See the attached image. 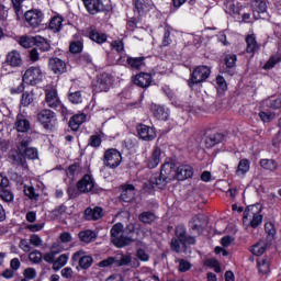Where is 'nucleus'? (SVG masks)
<instances>
[{"label": "nucleus", "mask_w": 281, "mask_h": 281, "mask_svg": "<svg viewBox=\"0 0 281 281\" xmlns=\"http://www.w3.org/2000/svg\"><path fill=\"white\" fill-rule=\"evenodd\" d=\"M65 22V18L60 14L54 15L48 24L49 30L54 32V34H57V32H60L63 30V23Z\"/></svg>", "instance_id": "obj_34"}, {"label": "nucleus", "mask_w": 281, "mask_h": 281, "mask_svg": "<svg viewBox=\"0 0 281 281\" xmlns=\"http://www.w3.org/2000/svg\"><path fill=\"white\" fill-rule=\"evenodd\" d=\"M128 234V236H131V234H133V232H135V226L134 225H128L126 227V229L124 231V224L122 223H116L112 226L110 234H111V240H113V238H117L120 236H122V234Z\"/></svg>", "instance_id": "obj_28"}, {"label": "nucleus", "mask_w": 281, "mask_h": 281, "mask_svg": "<svg viewBox=\"0 0 281 281\" xmlns=\"http://www.w3.org/2000/svg\"><path fill=\"white\" fill-rule=\"evenodd\" d=\"M246 53L247 54H256V49H258V41H256V35L250 34L246 36Z\"/></svg>", "instance_id": "obj_39"}, {"label": "nucleus", "mask_w": 281, "mask_h": 281, "mask_svg": "<svg viewBox=\"0 0 281 281\" xmlns=\"http://www.w3.org/2000/svg\"><path fill=\"white\" fill-rule=\"evenodd\" d=\"M143 67H146V57H127V69L142 71Z\"/></svg>", "instance_id": "obj_29"}, {"label": "nucleus", "mask_w": 281, "mask_h": 281, "mask_svg": "<svg viewBox=\"0 0 281 281\" xmlns=\"http://www.w3.org/2000/svg\"><path fill=\"white\" fill-rule=\"evenodd\" d=\"M36 119L38 124L46 133H54L58 128V116L52 109H42L37 112Z\"/></svg>", "instance_id": "obj_6"}, {"label": "nucleus", "mask_w": 281, "mask_h": 281, "mask_svg": "<svg viewBox=\"0 0 281 281\" xmlns=\"http://www.w3.org/2000/svg\"><path fill=\"white\" fill-rule=\"evenodd\" d=\"M85 122H87V115H85L83 113L75 114L70 117L68 126L76 133L80 131V126H82Z\"/></svg>", "instance_id": "obj_30"}, {"label": "nucleus", "mask_w": 281, "mask_h": 281, "mask_svg": "<svg viewBox=\"0 0 281 281\" xmlns=\"http://www.w3.org/2000/svg\"><path fill=\"white\" fill-rule=\"evenodd\" d=\"M24 194L27 196L31 201H38V193H36V189L32 186H24Z\"/></svg>", "instance_id": "obj_52"}, {"label": "nucleus", "mask_w": 281, "mask_h": 281, "mask_svg": "<svg viewBox=\"0 0 281 281\" xmlns=\"http://www.w3.org/2000/svg\"><path fill=\"white\" fill-rule=\"evenodd\" d=\"M134 12L138 14V16H144V14H148L153 8H155V2L153 0H133Z\"/></svg>", "instance_id": "obj_18"}, {"label": "nucleus", "mask_w": 281, "mask_h": 281, "mask_svg": "<svg viewBox=\"0 0 281 281\" xmlns=\"http://www.w3.org/2000/svg\"><path fill=\"white\" fill-rule=\"evenodd\" d=\"M139 16L140 15L130 18L126 22V30L135 32V30H137V23H139Z\"/></svg>", "instance_id": "obj_56"}, {"label": "nucleus", "mask_w": 281, "mask_h": 281, "mask_svg": "<svg viewBox=\"0 0 281 281\" xmlns=\"http://www.w3.org/2000/svg\"><path fill=\"white\" fill-rule=\"evenodd\" d=\"M95 232L91 229L81 231L78 234V238L81 243H86V245H89V243H92L93 239H95Z\"/></svg>", "instance_id": "obj_40"}, {"label": "nucleus", "mask_w": 281, "mask_h": 281, "mask_svg": "<svg viewBox=\"0 0 281 281\" xmlns=\"http://www.w3.org/2000/svg\"><path fill=\"white\" fill-rule=\"evenodd\" d=\"M68 100L71 104H81L82 102V92L80 90L68 93Z\"/></svg>", "instance_id": "obj_53"}, {"label": "nucleus", "mask_w": 281, "mask_h": 281, "mask_svg": "<svg viewBox=\"0 0 281 281\" xmlns=\"http://www.w3.org/2000/svg\"><path fill=\"white\" fill-rule=\"evenodd\" d=\"M29 260L30 262H33V265H41L43 262V252L41 250H33L29 254Z\"/></svg>", "instance_id": "obj_47"}, {"label": "nucleus", "mask_w": 281, "mask_h": 281, "mask_svg": "<svg viewBox=\"0 0 281 281\" xmlns=\"http://www.w3.org/2000/svg\"><path fill=\"white\" fill-rule=\"evenodd\" d=\"M262 218H263L262 214L252 215V220L250 221L249 226L252 229H258V227H260V225H262Z\"/></svg>", "instance_id": "obj_60"}, {"label": "nucleus", "mask_w": 281, "mask_h": 281, "mask_svg": "<svg viewBox=\"0 0 281 281\" xmlns=\"http://www.w3.org/2000/svg\"><path fill=\"white\" fill-rule=\"evenodd\" d=\"M175 236L170 241V249L173 254H186L191 245H196V237L188 235V228L179 224L175 228Z\"/></svg>", "instance_id": "obj_2"}, {"label": "nucleus", "mask_w": 281, "mask_h": 281, "mask_svg": "<svg viewBox=\"0 0 281 281\" xmlns=\"http://www.w3.org/2000/svg\"><path fill=\"white\" fill-rule=\"evenodd\" d=\"M167 164L172 167L173 179L177 181H186L194 177V167L188 164H183L177 167V161L172 158H167Z\"/></svg>", "instance_id": "obj_8"}, {"label": "nucleus", "mask_w": 281, "mask_h": 281, "mask_svg": "<svg viewBox=\"0 0 281 281\" xmlns=\"http://www.w3.org/2000/svg\"><path fill=\"white\" fill-rule=\"evenodd\" d=\"M76 64L81 65V67H87V65H93V57L89 53H82L76 58Z\"/></svg>", "instance_id": "obj_43"}, {"label": "nucleus", "mask_w": 281, "mask_h": 281, "mask_svg": "<svg viewBox=\"0 0 281 281\" xmlns=\"http://www.w3.org/2000/svg\"><path fill=\"white\" fill-rule=\"evenodd\" d=\"M14 130L16 133H30V131H32V123L30 122V119L24 114L19 113L15 116Z\"/></svg>", "instance_id": "obj_20"}, {"label": "nucleus", "mask_w": 281, "mask_h": 281, "mask_svg": "<svg viewBox=\"0 0 281 281\" xmlns=\"http://www.w3.org/2000/svg\"><path fill=\"white\" fill-rule=\"evenodd\" d=\"M171 181H175V172L172 171V165L166 160L160 167V172H156L150 177L149 189L166 190Z\"/></svg>", "instance_id": "obj_3"}, {"label": "nucleus", "mask_w": 281, "mask_h": 281, "mask_svg": "<svg viewBox=\"0 0 281 281\" xmlns=\"http://www.w3.org/2000/svg\"><path fill=\"white\" fill-rule=\"evenodd\" d=\"M121 194L119 196V201L122 203H133L135 199V186L134 184H122L120 187Z\"/></svg>", "instance_id": "obj_19"}, {"label": "nucleus", "mask_w": 281, "mask_h": 281, "mask_svg": "<svg viewBox=\"0 0 281 281\" xmlns=\"http://www.w3.org/2000/svg\"><path fill=\"white\" fill-rule=\"evenodd\" d=\"M23 280H34L36 278V269L34 268H25L23 271Z\"/></svg>", "instance_id": "obj_61"}, {"label": "nucleus", "mask_w": 281, "mask_h": 281, "mask_svg": "<svg viewBox=\"0 0 281 281\" xmlns=\"http://www.w3.org/2000/svg\"><path fill=\"white\" fill-rule=\"evenodd\" d=\"M260 214H262V204L256 203L248 205L244 211L243 221L246 223L249 216H258Z\"/></svg>", "instance_id": "obj_31"}, {"label": "nucleus", "mask_w": 281, "mask_h": 281, "mask_svg": "<svg viewBox=\"0 0 281 281\" xmlns=\"http://www.w3.org/2000/svg\"><path fill=\"white\" fill-rule=\"evenodd\" d=\"M0 199L4 203H12L14 201V193L10 190V186L0 188Z\"/></svg>", "instance_id": "obj_44"}, {"label": "nucleus", "mask_w": 281, "mask_h": 281, "mask_svg": "<svg viewBox=\"0 0 281 281\" xmlns=\"http://www.w3.org/2000/svg\"><path fill=\"white\" fill-rule=\"evenodd\" d=\"M34 102V92L25 91L22 93L20 104L22 106H30Z\"/></svg>", "instance_id": "obj_50"}, {"label": "nucleus", "mask_w": 281, "mask_h": 281, "mask_svg": "<svg viewBox=\"0 0 281 281\" xmlns=\"http://www.w3.org/2000/svg\"><path fill=\"white\" fill-rule=\"evenodd\" d=\"M151 113L160 122H168V117H170V109L157 103L151 104Z\"/></svg>", "instance_id": "obj_23"}, {"label": "nucleus", "mask_w": 281, "mask_h": 281, "mask_svg": "<svg viewBox=\"0 0 281 281\" xmlns=\"http://www.w3.org/2000/svg\"><path fill=\"white\" fill-rule=\"evenodd\" d=\"M252 14L254 19L258 21H269L271 15L269 14V8L267 7V0H254L252 1Z\"/></svg>", "instance_id": "obj_14"}, {"label": "nucleus", "mask_w": 281, "mask_h": 281, "mask_svg": "<svg viewBox=\"0 0 281 281\" xmlns=\"http://www.w3.org/2000/svg\"><path fill=\"white\" fill-rule=\"evenodd\" d=\"M83 7L88 14L95 16V14H105L109 15L110 12H113V4L106 3L102 0H81Z\"/></svg>", "instance_id": "obj_7"}, {"label": "nucleus", "mask_w": 281, "mask_h": 281, "mask_svg": "<svg viewBox=\"0 0 281 281\" xmlns=\"http://www.w3.org/2000/svg\"><path fill=\"white\" fill-rule=\"evenodd\" d=\"M127 265H131V256L122 255L120 259L115 258L116 267H126Z\"/></svg>", "instance_id": "obj_59"}, {"label": "nucleus", "mask_w": 281, "mask_h": 281, "mask_svg": "<svg viewBox=\"0 0 281 281\" xmlns=\"http://www.w3.org/2000/svg\"><path fill=\"white\" fill-rule=\"evenodd\" d=\"M88 146L91 148H100L102 146V136L100 134H93L88 139Z\"/></svg>", "instance_id": "obj_49"}, {"label": "nucleus", "mask_w": 281, "mask_h": 281, "mask_svg": "<svg viewBox=\"0 0 281 281\" xmlns=\"http://www.w3.org/2000/svg\"><path fill=\"white\" fill-rule=\"evenodd\" d=\"M115 265V257H108L98 263L101 269H106V267H113Z\"/></svg>", "instance_id": "obj_62"}, {"label": "nucleus", "mask_w": 281, "mask_h": 281, "mask_svg": "<svg viewBox=\"0 0 281 281\" xmlns=\"http://www.w3.org/2000/svg\"><path fill=\"white\" fill-rule=\"evenodd\" d=\"M22 80L25 85L36 87V85H41V82H43V70L40 66H31L25 70L22 76Z\"/></svg>", "instance_id": "obj_12"}, {"label": "nucleus", "mask_w": 281, "mask_h": 281, "mask_svg": "<svg viewBox=\"0 0 281 281\" xmlns=\"http://www.w3.org/2000/svg\"><path fill=\"white\" fill-rule=\"evenodd\" d=\"M32 144V136H25L16 145V150L10 154V159L18 166H27V159H38V149L30 147Z\"/></svg>", "instance_id": "obj_1"}, {"label": "nucleus", "mask_w": 281, "mask_h": 281, "mask_svg": "<svg viewBox=\"0 0 281 281\" xmlns=\"http://www.w3.org/2000/svg\"><path fill=\"white\" fill-rule=\"evenodd\" d=\"M87 38L97 43V45H104L109 41V35L106 33L99 32L98 29H90L86 34Z\"/></svg>", "instance_id": "obj_27"}, {"label": "nucleus", "mask_w": 281, "mask_h": 281, "mask_svg": "<svg viewBox=\"0 0 281 281\" xmlns=\"http://www.w3.org/2000/svg\"><path fill=\"white\" fill-rule=\"evenodd\" d=\"M111 241L114 247H117V249H122L124 247H128V245L133 243V237L119 235V237L113 238Z\"/></svg>", "instance_id": "obj_35"}, {"label": "nucleus", "mask_w": 281, "mask_h": 281, "mask_svg": "<svg viewBox=\"0 0 281 281\" xmlns=\"http://www.w3.org/2000/svg\"><path fill=\"white\" fill-rule=\"evenodd\" d=\"M170 32H171L170 25H166L164 31V37H162L164 47H168V45L172 44V38H170Z\"/></svg>", "instance_id": "obj_57"}, {"label": "nucleus", "mask_w": 281, "mask_h": 281, "mask_svg": "<svg viewBox=\"0 0 281 281\" xmlns=\"http://www.w3.org/2000/svg\"><path fill=\"white\" fill-rule=\"evenodd\" d=\"M212 76V67L207 65H199L192 70H190L189 79L187 85L191 91L194 89L203 87V82H207V78Z\"/></svg>", "instance_id": "obj_4"}, {"label": "nucleus", "mask_w": 281, "mask_h": 281, "mask_svg": "<svg viewBox=\"0 0 281 281\" xmlns=\"http://www.w3.org/2000/svg\"><path fill=\"white\" fill-rule=\"evenodd\" d=\"M108 60L110 65H120L121 67H126L128 69V56L127 55H120L117 59H113L111 54L108 55Z\"/></svg>", "instance_id": "obj_45"}, {"label": "nucleus", "mask_w": 281, "mask_h": 281, "mask_svg": "<svg viewBox=\"0 0 281 281\" xmlns=\"http://www.w3.org/2000/svg\"><path fill=\"white\" fill-rule=\"evenodd\" d=\"M5 63L10 67H21L23 65V59L21 58V53L19 50H12L8 53Z\"/></svg>", "instance_id": "obj_32"}, {"label": "nucleus", "mask_w": 281, "mask_h": 281, "mask_svg": "<svg viewBox=\"0 0 281 281\" xmlns=\"http://www.w3.org/2000/svg\"><path fill=\"white\" fill-rule=\"evenodd\" d=\"M35 41L36 36L22 35L19 37L18 43L21 47H24V49H30L31 47H34Z\"/></svg>", "instance_id": "obj_41"}, {"label": "nucleus", "mask_w": 281, "mask_h": 281, "mask_svg": "<svg viewBox=\"0 0 281 281\" xmlns=\"http://www.w3.org/2000/svg\"><path fill=\"white\" fill-rule=\"evenodd\" d=\"M111 49L119 53L120 55L124 54V41L122 40H114L110 44Z\"/></svg>", "instance_id": "obj_54"}, {"label": "nucleus", "mask_w": 281, "mask_h": 281, "mask_svg": "<svg viewBox=\"0 0 281 281\" xmlns=\"http://www.w3.org/2000/svg\"><path fill=\"white\" fill-rule=\"evenodd\" d=\"M40 54H49L52 52V42L41 35H35L34 46Z\"/></svg>", "instance_id": "obj_25"}, {"label": "nucleus", "mask_w": 281, "mask_h": 281, "mask_svg": "<svg viewBox=\"0 0 281 281\" xmlns=\"http://www.w3.org/2000/svg\"><path fill=\"white\" fill-rule=\"evenodd\" d=\"M216 85L221 91H227V81L225 80V77L223 76H217L216 77Z\"/></svg>", "instance_id": "obj_64"}, {"label": "nucleus", "mask_w": 281, "mask_h": 281, "mask_svg": "<svg viewBox=\"0 0 281 281\" xmlns=\"http://www.w3.org/2000/svg\"><path fill=\"white\" fill-rule=\"evenodd\" d=\"M257 267H258L259 273H261L262 276H267V273H269L270 271L269 259L267 258L257 259Z\"/></svg>", "instance_id": "obj_46"}, {"label": "nucleus", "mask_w": 281, "mask_h": 281, "mask_svg": "<svg viewBox=\"0 0 281 281\" xmlns=\"http://www.w3.org/2000/svg\"><path fill=\"white\" fill-rule=\"evenodd\" d=\"M75 41L69 43V52L70 54H82V49H85V40L80 37V35H75Z\"/></svg>", "instance_id": "obj_33"}, {"label": "nucleus", "mask_w": 281, "mask_h": 281, "mask_svg": "<svg viewBox=\"0 0 281 281\" xmlns=\"http://www.w3.org/2000/svg\"><path fill=\"white\" fill-rule=\"evenodd\" d=\"M104 217V209L102 206H88L83 211V218L85 221H100V218Z\"/></svg>", "instance_id": "obj_24"}, {"label": "nucleus", "mask_w": 281, "mask_h": 281, "mask_svg": "<svg viewBox=\"0 0 281 281\" xmlns=\"http://www.w3.org/2000/svg\"><path fill=\"white\" fill-rule=\"evenodd\" d=\"M70 262L71 267H76L77 271H87L93 265V257L85 255V250L81 249L71 256Z\"/></svg>", "instance_id": "obj_9"}, {"label": "nucleus", "mask_w": 281, "mask_h": 281, "mask_svg": "<svg viewBox=\"0 0 281 281\" xmlns=\"http://www.w3.org/2000/svg\"><path fill=\"white\" fill-rule=\"evenodd\" d=\"M24 19L31 27L36 29L43 23L45 14L40 9H32L24 13Z\"/></svg>", "instance_id": "obj_15"}, {"label": "nucleus", "mask_w": 281, "mask_h": 281, "mask_svg": "<svg viewBox=\"0 0 281 281\" xmlns=\"http://www.w3.org/2000/svg\"><path fill=\"white\" fill-rule=\"evenodd\" d=\"M267 251V246L265 244L257 243L251 247V254L254 256H262Z\"/></svg>", "instance_id": "obj_55"}, {"label": "nucleus", "mask_w": 281, "mask_h": 281, "mask_svg": "<svg viewBox=\"0 0 281 281\" xmlns=\"http://www.w3.org/2000/svg\"><path fill=\"white\" fill-rule=\"evenodd\" d=\"M48 68L56 76H63V74H67V63L58 57H50L48 59Z\"/></svg>", "instance_id": "obj_17"}, {"label": "nucleus", "mask_w": 281, "mask_h": 281, "mask_svg": "<svg viewBox=\"0 0 281 281\" xmlns=\"http://www.w3.org/2000/svg\"><path fill=\"white\" fill-rule=\"evenodd\" d=\"M224 63L226 65V69H234V67H236V63H238V56H236V54H228L225 56Z\"/></svg>", "instance_id": "obj_51"}, {"label": "nucleus", "mask_w": 281, "mask_h": 281, "mask_svg": "<svg viewBox=\"0 0 281 281\" xmlns=\"http://www.w3.org/2000/svg\"><path fill=\"white\" fill-rule=\"evenodd\" d=\"M58 254H59L58 251L50 250L49 252L42 255V259L44 260V262H47L48 265H53V262L56 261V255Z\"/></svg>", "instance_id": "obj_58"}, {"label": "nucleus", "mask_w": 281, "mask_h": 281, "mask_svg": "<svg viewBox=\"0 0 281 281\" xmlns=\"http://www.w3.org/2000/svg\"><path fill=\"white\" fill-rule=\"evenodd\" d=\"M132 82L140 89H148L153 85V75L149 72H138L133 77Z\"/></svg>", "instance_id": "obj_21"}, {"label": "nucleus", "mask_w": 281, "mask_h": 281, "mask_svg": "<svg viewBox=\"0 0 281 281\" xmlns=\"http://www.w3.org/2000/svg\"><path fill=\"white\" fill-rule=\"evenodd\" d=\"M249 170H251V161L247 158L240 159L236 169V175H247Z\"/></svg>", "instance_id": "obj_42"}, {"label": "nucleus", "mask_w": 281, "mask_h": 281, "mask_svg": "<svg viewBox=\"0 0 281 281\" xmlns=\"http://www.w3.org/2000/svg\"><path fill=\"white\" fill-rule=\"evenodd\" d=\"M225 139V135L222 133L211 134L205 139L206 148H214L217 144H221Z\"/></svg>", "instance_id": "obj_37"}, {"label": "nucleus", "mask_w": 281, "mask_h": 281, "mask_svg": "<svg viewBox=\"0 0 281 281\" xmlns=\"http://www.w3.org/2000/svg\"><path fill=\"white\" fill-rule=\"evenodd\" d=\"M122 164V153L116 148H109L103 154V165L111 170L120 168Z\"/></svg>", "instance_id": "obj_13"}, {"label": "nucleus", "mask_w": 281, "mask_h": 281, "mask_svg": "<svg viewBox=\"0 0 281 281\" xmlns=\"http://www.w3.org/2000/svg\"><path fill=\"white\" fill-rule=\"evenodd\" d=\"M162 153L164 151L161 150V147H154L151 155L147 158V168H149V170H155V168L159 166V164L161 162Z\"/></svg>", "instance_id": "obj_26"}, {"label": "nucleus", "mask_w": 281, "mask_h": 281, "mask_svg": "<svg viewBox=\"0 0 281 281\" xmlns=\"http://www.w3.org/2000/svg\"><path fill=\"white\" fill-rule=\"evenodd\" d=\"M77 190L80 194H89V192L98 194L100 192V189H98V184L95 183V179L91 173H85L82 176V178L77 182Z\"/></svg>", "instance_id": "obj_10"}, {"label": "nucleus", "mask_w": 281, "mask_h": 281, "mask_svg": "<svg viewBox=\"0 0 281 281\" xmlns=\"http://www.w3.org/2000/svg\"><path fill=\"white\" fill-rule=\"evenodd\" d=\"M205 229V216L203 214L194 215L189 222V232L201 236Z\"/></svg>", "instance_id": "obj_16"}, {"label": "nucleus", "mask_w": 281, "mask_h": 281, "mask_svg": "<svg viewBox=\"0 0 281 281\" xmlns=\"http://www.w3.org/2000/svg\"><path fill=\"white\" fill-rule=\"evenodd\" d=\"M136 131L138 133V137H140V139L144 142H153V139L157 137V132L155 128L146 124H138Z\"/></svg>", "instance_id": "obj_22"}, {"label": "nucleus", "mask_w": 281, "mask_h": 281, "mask_svg": "<svg viewBox=\"0 0 281 281\" xmlns=\"http://www.w3.org/2000/svg\"><path fill=\"white\" fill-rule=\"evenodd\" d=\"M138 221L143 225H153L157 221V215L153 211H144L138 215Z\"/></svg>", "instance_id": "obj_36"}, {"label": "nucleus", "mask_w": 281, "mask_h": 281, "mask_svg": "<svg viewBox=\"0 0 281 281\" xmlns=\"http://www.w3.org/2000/svg\"><path fill=\"white\" fill-rule=\"evenodd\" d=\"M111 85H113V76L108 72H102L92 80V91L94 93H106V91H110Z\"/></svg>", "instance_id": "obj_11"}, {"label": "nucleus", "mask_w": 281, "mask_h": 281, "mask_svg": "<svg viewBox=\"0 0 281 281\" xmlns=\"http://www.w3.org/2000/svg\"><path fill=\"white\" fill-rule=\"evenodd\" d=\"M44 102L48 109L57 111V113H60L63 117H67L69 115V110H67V106H65L63 101H60V97H58V89L49 87L44 90Z\"/></svg>", "instance_id": "obj_5"}, {"label": "nucleus", "mask_w": 281, "mask_h": 281, "mask_svg": "<svg viewBox=\"0 0 281 281\" xmlns=\"http://www.w3.org/2000/svg\"><path fill=\"white\" fill-rule=\"evenodd\" d=\"M280 61H281V58L279 56L272 55L266 61L262 69H265V71H269V70L273 69V67H276L278 65V63H280Z\"/></svg>", "instance_id": "obj_48"}, {"label": "nucleus", "mask_w": 281, "mask_h": 281, "mask_svg": "<svg viewBox=\"0 0 281 281\" xmlns=\"http://www.w3.org/2000/svg\"><path fill=\"white\" fill-rule=\"evenodd\" d=\"M192 269V263L186 259H180L179 261V271L180 273H186L187 271H190Z\"/></svg>", "instance_id": "obj_63"}, {"label": "nucleus", "mask_w": 281, "mask_h": 281, "mask_svg": "<svg viewBox=\"0 0 281 281\" xmlns=\"http://www.w3.org/2000/svg\"><path fill=\"white\" fill-rule=\"evenodd\" d=\"M259 166L269 172H276V170H278V161H276V159L262 158L259 161Z\"/></svg>", "instance_id": "obj_38"}]
</instances>
